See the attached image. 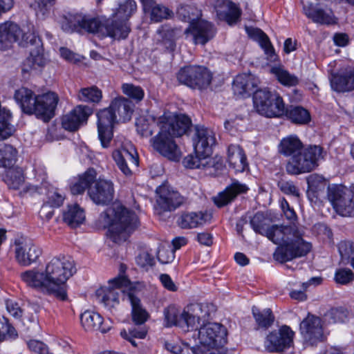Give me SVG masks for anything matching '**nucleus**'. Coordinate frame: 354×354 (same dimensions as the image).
I'll return each mask as SVG.
<instances>
[{"label":"nucleus","mask_w":354,"mask_h":354,"mask_svg":"<svg viewBox=\"0 0 354 354\" xmlns=\"http://www.w3.org/2000/svg\"><path fill=\"white\" fill-rule=\"evenodd\" d=\"M74 261L70 257H54L46 263L44 271L37 268L20 274L21 281L30 288L57 299H67L68 279L75 273Z\"/></svg>","instance_id":"f257e3e1"},{"label":"nucleus","mask_w":354,"mask_h":354,"mask_svg":"<svg viewBox=\"0 0 354 354\" xmlns=\"http://www.w3.org/2000/svg\"><path fill=\"white\" fill-rule=\"evenodd\" d=\"M192 140L194 153L183 158V165L211 176L220 174L224 168L223 159L220 156H212V147L216 143L215 134H194Z\"/></svg>","instance_id":"f03ea898"},{"label":"nucleus","mask_w":354,"mask_h":354,"mask_svg":"<svg viewBox=\"0 0 354 354\" xmlns=\"http://www.w3.org/2000/svg\"><path fill=\"white\" fill-rule=\"evenodd\" d=\"M97 223L100 227L108 228L107 236L118 244L126 241L139 225L136 214L118 203L102 212Z\"/></svg>","instance_id":"7ed1b4c3"},{"label":"nucleus","mask_w":354,"mask_h":354,"mask_svg":"<svg viewBox=\"0 0 354 354\" xmlns=\"http://www.w3.org/2000/svg\"><path fill=\"white\" fill-rule=\"evenodd\" d=\"M277 238L273 242L279 244L273 258L281 263L306 256L312 249V244L304 240V231L295 225H284L275 232Z\"/></svg>","instance_id":"20e7f679"},{"label":"nucleus","mask_w":354,"mask_h":354,"mask_svg":"<svg viewBox=\"0 0 354 354\" xmlns=\"http://www.w3.org/2000/svg\"><path fill=\"white\" fill-rule=\"evenodd\" d=\"M96 171L93 168L88 169L84 174L71 185L73 194H80L89 187L88 193L91 199L97 205H106L111 202L113 198V184L110 180L99 178L94 187L90 185L96 179Z\"/></svg>","instance_id":"39448f33"},{"label":"nucleus","mask_w":354,"mask_h":354,"mask_svg":"<svg viewBox=\"0 0 354 354\" xmlns=\"http://www.w3.org/2000/svg\"><path fill=\"white\" fill-rule=\"evenodd\" d=\"M209 316L207 306L200 304L189 305L182 310L175 305H170L164 310L165 326H176L185 331L197 328L200 321L204 322Z\"/></svg>","instance_id":"423d86ee"},{"label":"nucleus","mask_w":354,"mask_h":354,"mask_svg":"<svg viewBox=\"0 0 354 354\" xmlns=\"http://www.w3.org/2000/svg\"><path fill=\"white\" fill-rule=\"evenodd\" d=\"M326 152L319 145H309L294 154L286 165V171L292 175L308 173L318 167Z\"/></svg>","instance_id":"0eeeda50"},{"label":"nucleus","mask_w":354,"mask_h":354,"mask_svg":"<svg viewBox=\"0 0 354 354\" xmlns=\"http://www.w3.org/2000/svg\"><path fill=\"white\" fill-rule=\"evenodd\" d=\"M134 289L130 280L123 274L109 281L108 286L101 287L95 292L97 299L109 310L119 304L120 297L127 301V294Z\"/></svg>","instance_id":"6e6552de"},{"label":"nucleus","mask_w":354,"mask_h":354,"mask_svg":"<svg viewBox=\"0 0 354 354\" xmlns=\"http://www.w3.org/2000/svg\"><path fill=\"white\" fill-rule=\"evenodd\" d=\"M254 106L257 111L266 117H280L285 113V104L276 92L268 90L256 91L253 96Z\"/></svg>","instance_id":"1a4fd4ad"},{"label":"nucleus","mask_w":354,"mask_h":354,"mask_svg":"<svg viewBox=\"0 0 354 354\" xmlns=\"http://www.w3.org/2000/svg\"><path fill=\"white\" fill-rule=\"evenodd\" d=\"M328 198L335 212L342 216L354 215V187L331 185L328 187Z\"/></svg>","instance_id":"9d476101"},{"label":"nucleus","mask_w":354,"mask_h":354,"mask_svg":"<svg viewBox=\"0 0 354 354\" xmlns=\"http://www.w3.org/2000/svg\"><path fill=\"white\" fill-rule=\"evenodd\" d=\"M209 314L210 315L209 313ZM209 318L201 322L204 323ZM227 335L226 328L221 324L213 322L203 324L197 332L198 343L207 350L222 348L227 343Z\"/></svg>","instance_id":"9b49d317"},{"label":"nucleus","mask_w":354,"mask_h":354,"mask_svg":"<svg viewBox=\"0 0 354 354\" xmlns=\"http://www.w3.org/2000/svg\"><path fill=\"white\" fill-rule=\"evenodd\" d=\"M24 39L26 46L29 48L30 55L23 63L22 71H41L47 63L41 39L35 32L26 33Z\"/></svg>","instance_id":"f8f14e48"},{"label":"nucleus","mask_w":354,"mask_h":354,"mask_svg":"<svg viewBox=\"0 0 354 354\" xmlns=\"http://www.w3.org/2000/svg\"><path fill=\"white\" fill-rule=\"evenodd\" d=\"M178 81L192 88L205 89L211 84L212 73L205 66L189 65L181 68L176 74Z\"/></svg>","instance_id":"ddd939ff"},{"label":"nucleus","mask_w":354,"mask_h":354,"mask_svg":"<svg viewBox=\"0 0 354 354\" xmlns=\"http://www.w3.org/2000/svg\"><path fill=\"white\" fill-rule=\"evenodd\" d=\"M106 26V20L102 22L98 19L87 17L81 15H69L62 22V28L64 31L73 32L83 29L101 37H104L102 32Z\"/></svg>","instance_id":"4468645a"},{"label":"nucleus","mask_w":354,"mask_h":354,"mask_svg":"<svg viewBox=\"0 0 354 354\" xmlns=\"http://www.w3.org/2000/svg\"><path fill=\"white\" fill-rule=\"evenodd\" d=\"M42 250L32 240L20 237L15 241V259L22 266H29L36 263Z\"/></svg>","instance_id":"2eb2a0df"},{"label":"nucleus","mask_w":354,"mask_h":354,"mask_svg":"<svg viewBox=\"0 0 354 354\" xmlns=\"http://www.w3.org/2000/svg\"><path fill=\"white\" fill-rule=\"evenodd\" d=\"M294 331L283 325L278 330L270 332L265 340L266 349L271 353H280L290 348L293 344Z\"/></svg>","instance_id":"dca6fc26"},{"label":"nucleus","mask_w":354,"mask_h":354,"mask_svg":"<svg viewBox=\"0 0 354 354\" xmlns=\"http://www.w3.org/2000/svg\"><path fill=\"white\" fill-rule=\"evenodd\" d=\"M159 133H187L192 131L191 119L184 114L174 115L165 112L158 118Z\"/></svg>","instance_id":"f3484780"},{"label":"nucleus","mask_w":354,"mask_h":354,"mask_svg":"<svg viewBox=\"0 0 354 354\" xmlns=\"http://www.w3.org/2000/svg\"><path fill=\"white\" fill-rule=\"evenodd\" d=\"M183 134H157L152 139L153 149L169 160L178 162L181 158V151L176 142L174 136L179 138Z\"/></svg>","instance_id":"a211bd4d"},{"label":"nucleus","mask_w":354,"mask_h":354,"mask_svg":"<svg viewBox=\"0 0 354 354\" xmlns=\"http://www.w3.org/2000/svg\"><path fill=\"white\" fill-rule=\"evenodd\" d=\"M93 110L86 105H77L62 118V126L68 131H76L86 123Z\"/></svg>","instance_id":"6ab92c4d"},{"label":"nucleus","mask_w":354,"mask_h":354,"mask_svg":"<svg viewBox=\"0 0 354 354\" xmlns=\"http://www.w3.org/2000/svg\"><path fill=\"white\" fill-rule=\"evenodd\" d=\"M34 182L27 183L23 187V192L30 196L44 194L48 188V174L44 165L35 162L32 169Z\"/></svg>","instance_id":"aec40b11"},{"label":"nucleus","mask_w":354,"mask_h":354,"mask_svg":"<svg viewBox=\"0 0 354 354\" xmlns=\"http://www.w3.org/2000/svg\"><path fill=\"white\" fill-rule=\"evenodd\" d=\"M187 37L191 36L195 44L205 45L214 35L213 25L204 20L193 21L185 31Z\"/></svg>","instance_id":"412c9836"},{"label":"nucleus","mask_w":354,"mask_h":354,"mask_svg":"<svg viewBox=\"0 0 354 354\" xmlns=\"http://www.w3.org/2000/svg\"><path fill=\"white\" fill-rule=\"evenodd\" d=\"M58 101L57 95L53 92L38 95L35 101V110L33 113L44 122H48L55 115V110Z\"/></svg>","instance_id":"4be33fe9"},{"label":"nucleus","mask_w":354,"mask_h":354,"mask_svg":"<svg viewBox=\"0 0 354 354\" xmlns=\"http://www.w3.org/2000/svg\"><path fill=\"white\" fill-rule=\"evenodd\" d=\"M156 203L162 211H171L178 207L183 203L180 194L167 184H162L156 190Z\"/></svg>","instance_id":"5701e85b"},{"label":"nucleus","mask_w":354,"mask_h":354,"mask_svg":"<svg viewBox=\"0 0 354 354\" xmlns=\"http://www.w3.org/2000/svg\"><path fill=\"white\" fill-rule=\"evenodd\" d=\"M112 156L118 169L126 176H130L132 174L131 170L127 165V160L136 167L139 165L138 154L135 147L131 144L123 146L120 150L114 151Z\"/></svg>","instance_id":"b1692460"},{"label":"nucleus","mask_w":354,"mask_h":354,"mask_svg":"<svg viewBox=\"0 0 354 354\" xmlns=\"http://www.w3.org/2000/svg\"><path fill=\"white\" fill-rule=\"evenodd\" d=\"M331 88L337 93L354 90V71L350 68H342L331 71L329 76Z\"/></svg>","instance_id":"393cba45"},{"label":"nucleus","mask_w":354,"mask_h":354,"mask_svg":"<svg viewBox=\"0 0 354 354\" xmlns=\"http://www.w3.org/2000/svg\"><path fill=\"white\" fill-rule=\"evenodd\" d=\"M80 322L82 327L87 331L98 330L106 333L112 327L110 319L104 320L97 313L93 310H85L80 315Z\"/></svg>","instance_id":"a878e982"},{"label":"nucleus","mask_w":354,"mask_h":354,"mask_svg":"<svg viewBox=\"0 0 354 354\" xmlns=\"http://www.w3.org/2000/svg\"><path fill=\"white\" fill-rule=\"evenodd\" d=\"M250 225L256 233L266 236L272 242L277 238V230H281L284 226L274 225L270 227L269 219L263 212H257L251 218Z\"/></svg>","instance_id":"bb28decb"},{"label":"nucleus","mask_w":354,"mask_h":354,"mask_svg":"<svg viewBox=\"0 0 354 354\" xmlns=\"http://www.w3.org/2000/svg\"><path fill=\"white\" fill-rule=\"evenodd\" d=\"M19 26L12 21H6L0 24V50H5L15 41H17L20 37L25 42L24 36Z\"/></svg>","instance_id":"cd10ccee"},{"label":"nucleus","mask_w":354,"mask_h":354,"mask_svg":"<svg viewBox=\"0 0 354 354\" xmlns=\"http://www.w3.org/2000/svg\"><path fill=\"white\" fill-rule=\"evenodd\" d=\"M300 330L307 341L313 343L320 339L323 335L321 319L313 315H308L300 324Z\"/></svg>","instance_id":"c85d7f7f"},{"label":"nucleus","mask_w":354,"mask_h":354,"mask_svg":"<svg viewBox=\"0 0 354 354\" xmlns=\"http://www.w3.org/2000/svg\"><path fill=\"white\" fill-rule=\"evenodd\" d=\"M227 160L230 167L236 173H243L249 167L245 151L238 145L228 146Z\"/></svg>","instance_id":"c756f323"},{"label":"nucleus","mask_w":354,"mask_h":354,"mask_svg":"<svg viewBox=\"0 0 354 354\" xmlns=\"http://www.w3.org/2000/svg\"><path fill=\"white\" fill-rule=\"evenodd\" d=\"M211 219V215L207 212H191L183 213L178 218V225L183 229L199 227Z\"/></svg>","instance_id":"7c9ffc66"},{"label":"nucleus","mask_w":354,"mask_h":354,"mask_svg":"<svg viewBox=\"0 0 354 354\" xmlns=\"http://www.w3.org/2000/svg\"><path fill=\"white\" fill-rule=\"evenodd\" d=\"M127 295V301L131 306V315L133 322L136 325L143 324L148 319L149 314L143 308L140 299L137 296V290L130 289Z\"/></svg>","instance_id":"2f4dec72"},{"label":"nucleus","mask_w":354,"mask_h":354,"mask_svg":"<svg viewBox=\"0 0 354 354\" xmlns=\"http://www.w3.org/2000/svg\"><path fill=\"white\" fill-rule=\"evenodd\" d=\"M102 34L105 37H110L114 39H120L127 37L130 27L127 21L114 18L107 19L106 28H104Z\"/></svg>","instance_id":"473e14b6"},{"label":"nucleus","mask_w":354,"mask_h":354,"mask_svg":"<svg viewBox=\"0 0 354 354\" xmlns=\"http://www.w3.org/2000/svg\"><path fill=\"white\" fill-rule=\"evenodd\" d=\"M248 190V187L245 184L234 181L214 198V203L218 207H223L231 202L238 194L245 193Z\"/></svg>","instance_id":"72a5a7b5"},{"label":"nucleus","mask_w":354,"mask_h":354,"mask_svg":"<svg viewBox=\"0 0 354 354\" xmlns=\"http://www.w3.org/2000/svg\"><path fill=\"white\" fill-rule=\"evenodd\" d=\"M246 32L253 39L257 41L260 46L264 50L267 55V59L270 62H274L277 55L275 54L274 49L268 37L259 28L247 27Z\"/></svg>","instance_id":"f704fd0d"},{"label":"nucleus","mask_w":354,"mask_h":354,"mask_svg":"<svg viewBox=\"0 0 354 354\" xmlns=\"http://www.w3.org/2000/svg\"><path fill=\"white\" fill-rule=\"evenodd\" d=\"M37 97L32 91L26 87L17 90L14 95L15 101L20 106L22 111L28 114H33Z\"/></svg>","instance_id":"c9c22d12"},{"label":"nucleus","mask_w":354,"mask_h":354,"mask_svg":"<svg viewBox=\"0 0 354 354\" xmlns=\"http://www.w3.org/2000/svg\"><path fill=\"white\" fill-rule=\"evenodd\" d=\"M109 109L113 111L115 115L119 116L120 120L127 122L131 120L133 112V104L131 101L124 97H119L115 98L110 104Z\"/></svg>","instance_id":"e433bc0d"},{"label":"nucleus","mask_w":354,"mask_h":354,"mask_svg":"<svg viewBox=\"0 0 354 354\" xmlns=\"http://www.w3.org/2000/svg\"><path fill=\"white\" fill-rule=\"evenodd\" d=\"M97 133H112L118 124L116 115L109 107L96 113Z\"/></svg>","instance_id":"4c0bfd02"},{"label":"nucleus","mask_w":354,"mask_h":354,"mask_svg":"<svg viewBox=\"0 0 354 354\" xmlns=\"http://www.w3.org/2000/svg\"><path fill=\"white\" fill-rule=\"evenodd\" d=\"M86 218L85 212L79 205H68L63 212V220L70 227L75 228L82 225Z\"/></svg>","instance_id":"58836bf2"},{"label":"nucleus","mask_w":354,"mask_h":354,"mask_svg":"<svg viewBox=\"0 0 354 354\" xmlns=\"http://www.w3.org/2000/svg\"><path fill=\"white\" fill-rule=\"evenodd\" d=\"M256 84L252 76L247 74L237 75L233 82V91L235 95L246 97L253 92Z\"/></svg>","instance_id":"ea45409f"},{"label":"nucleus","mask_w":354,"mask_h":354,"mask_svg":"<svg viewBox=\"0 0 354 354\" xmlns=\"http://www.w3.org/2000/svg\"><path fill=\"white\" fill-rule=\"evenodd\" d=\"M145 13H149L151 19L155 22H159L164 19H167L169 10L165 6L156 3L154 0H140Z\"/></svg>","instance_id":"a19ab883"},{"label":"nucleus","mask_w":354,"mask_h":354,"mask_svg":"<svg viewBox=\"0 0 354 354\" xmlns=\"http://www.w3.org/2000/svg\"><path fill=\"white\" fill-rule=\"evenodd\" d=\"M303 148L301 140L295 136L283 138L279 145V151L285 156H292Z\"/></svg>","instance_id":"79ce46f5"},{"label":"nucleus","mask_w":354,"mask_h":354,"mask_svg":"<svg viewBox=\"0 0 354 354\" xmlns=\"http://www.w3.org/2000/svg\"><path fill=\"white\" fill-rule=\"evenodd\" d=\"M270 73L284 86H295L299 84V78L289 73L282 65L271 67Z\"/></svg>","instance_id":"37998d69"},{"label":"nucleus","mask_w":354,"mask_h":354,"mask_svg":"<svg viewBox=\"0 0 354 354\" xmlns=\"http://www.w3.org/2000/svg\"><path fill=\"white\" fill-rule=\"evenodd\" d=\"M78 101L86 103H99L102 98V92L96 86L80 89L76 95Z\"/></svg>","instance_id":"c03bdc74"},{"label":"nucleus","mask_w":354,"mask_h":354,"mask_svg":"<svg viewBox=\"0 0 354 354\" xmlns=\"http://www.w3.org/2000/svg\"><path fill=\"white\" fill-rule=\"evenodd\" d=\"M17 150L10 145H0V167H12L17 160Z\"/></svg>","instance_id":"a18cd8bd"},{"label":"nucleus","mask_w":354,"mask_h":354,"mask_svg":"<svg viewBox=\"0 0 354 354\" xmlns=\"http://www.w3.org/2000/svg\"><path fill=\"white\" fill-rule=\"evenodd\" d=\"M294 123L304 124L310 120L309 112L301 106H290L285 113Z\"/></svg>","instance_id":"49530a36"},{"label":"nucleus","mask_w":354,"mask_h":354,"mask_svg":"<svg viewBox=\"0 0 354 354\" xmlns=\"http://www.w3.org/2000/svg\"><path fill=\"white\" fill-rule=\"evenodd\" d=\"M3 180L10 189H18L24 182L23 171L20 168L8 170Z\"/></svg>","instance_id":"de8ad7c7"},{"label":"nucleus","mask_w":354,"mask_h":354,"mask_svg":"<svg viewBox=\"0 0 354 354\" xmlns=\"http://www.w3.org/2000/svg\"><path fill=\"white\" fill-rule=\"evenodd\" d=\"M252 314L257 324L261 328H267L270 327L274 320V317L270 308H266L261 311L257 307H253Z\"/></svg>","instance_id":"09e8293b"},{"label":"nucleus","mask_w":354,"mask_h":354,"mask_svg":"<svg viewBox=\"0 0 354 354\" xmlns=\"http://www.w3.org/2000/svg\"><path fill=\"white\" fill-rule=\"evenodd\" d=\"M223 6L227 10L225 15V20L227 24L232 25L239 21L242 10L239 5L231 0H224L223 1Z\"/></svg>","instance_id":"8fccbe9b"},{"label":"nucleus","mask_w":354,"mask_h":354,"mask_svg":"<svg viewBox=\"0 0 354 354\" xmlns=\"http://www.w3.org/2000/svg\"><path fill=\"white\" fill-rule=\"evenodd\" d=\"M136 9L137 6L134 0H126L123 3L120 4L113 15V18L127 22L128 19L136 12Z\"/></svg>","instance_id":"3c124183"},{"label":"nucleus","mask_w":354,"mask_h":354,"mask_svg":"<svg viewBox=\"0 0 354 354\" xmlns=\"http://www.w3.org/2000/svg\"><path fill=\"white\" fill-rule=\"evenodd\" d=\"M306 15L314 22L321 24H333L335 19L331 12H326L322 9H315L312 11H306Z\"/></svg>","instance_id":"603ef678"},{"label":"nucleus","mask_w":354,"mask_h":354,"mask_svg":"<svg viewBox=\"0 0 354 354\" xmlns=\"http://www.w3.org/2000/svg\"><path fill=\"white\" fill-rule=\"evenodd\" d=\"M64 196L57 189L48 190L47 194V201L45 204L43 205L41 214H44V212L48 208L50 207H60L64 201ZM42 216V214H41Z\"/></svg>","instance_id":"864d4df0"},{"label":"nucleus","mask_w":354,"mask_h":354,"mask_svg":"<svg viewBox=\"0 0 354 354\" xmlns=\"http://www.w3.org/2000/svg\"><path fill=\"white\" fill-rule=\"evenodd\" d=\"M348 311L342 306L332 308L325 314V319L329 323H343L348 319Z\"/></svg>","instance_id":"5fc2aeb1"},{"label":"nucleus","mask_w":354,"mask_h":354,"mask_svg":"<svg viewBox=\"0 0 354 354\" xmlns=\"http://www.w3.org/2000/svg\"><path fill=\"white\" fill-rule=\"evenodd\" d=\"M18 336L15 328L9 323L7 318L0 317V342L15 339Z\"/></svg>","instance_id":"6e6d98bb"},{"label":"nucleus","mask_w":354,"mask_h":354,"mask_svg":"<svg viewBox=\"0 0 354 354\" xmlns=\"http://www.w3.org/2000/svg\"><path fill=\"white\" fill-rule=\"evenodd\" d=\"M306 180L308 192H311L313 194L324 190L326 185L325 178L317 174H310L307 177Z\"/></svg>","instance_id":"4d7b16f0"},{"label":"nucleus","mask_w":354,"mask_h":354,"mask_svg":"<svg viewBox=\"0 0 354 354\" xmlns=\"http://www.w3.org/2000/svg\"><path fill=\"white\" fill-rule=\"evenodd\" d=\"M122 90L124 95L135 101L140 102L145 96L144 90L139 86L125 83L122 85Z\"/></svg>","instance_id":"13d9d810"},{"label":"nucleus","mask_w":354,"mask_h":354,"mask_svg":"<svg viewBox=\"0 0 354 354\" xmlns=\"http://www.w3.org/2000/svg\"><path fill=\"white\" fill-rule=\"evenodd\" d=\"M334 280L337 284L347 285L354 280V273L348 268H338L335 270Z\"/></svg>","instance_id":"bf43d9fd"},{"label":"nucleus","mask_w":354,"mask_h":354,"mask_svg":"<svg viewBox=\"0 0 354 354\" xmlns=\"http://www.w3.org/2000/svg\"><path fill=\"white\" fill-rule=\"evenodd\" d=\"M120 335L124 339L130 342L133 346H136L137 344L134 338L144 339L146 337L147 331L145 328L134 326L129 328L128 331L125 330H122Z\"/></svg>","instance_id":"052dcab7"},{"label":"nucleus","mask_w":354,"mask_h":354,"mask_svg":"<svg viewBox=\"0 0 354 354\" xmlns=\"http://www.w3.org/2000/svg\"><path fill=\"white\" fill-rule=\"evenodd\" d=\"M322 278L320 277H312L309 279L308 281L304 282L302 283V290H294L290 292V296L292 299L299 300V301H304L306 299V295L305 293V290L307 288L311 285H318L321 283Z\"/></svg>","instance_id":"680f3d73"},{"label":"nucleus","mask_w":354,"mask_h":354,"mask_svg":"<svg viewBox=\"0 0 354 354\" xmlns=\"http://www.w3.org/2000/svg\"><path fill=\"white\" fill-rule=\"evenodd\" d=\"M136 263L140 268L148 270L155 264L153 256L147 251H142L136 258Z\"/></svg>","instance_id":"e2e57ef3"},{"label":"nucleus","mask_w":354,"mask_h":354,"mask_svg":"<svg viewBox=\"0 0 354 354\" xmlns=\"http://www.w3.org/2000/svg\"><path fill=\"white\" fill-rule=\"evenodd\" d=\"M165 348L167 351L174 354H189L192 350L194 353V350L197 348H192L187 343H176V342H166Z\"/></svg>","instance_id":"0e129e2a"},{"label":"nucleus","mask_w":354,"mask_h":354,"mask_svg":"<svg viewBox=\"0 0 354 354\" xmlns=\"http://www.w3.org/2000/svg\"><path fill=\"white\" fill-rule=\"evenodd\" d=\"M338 250L343 259H348L354 255V243L342 241L338 244Z\"/></svg>","instance_id":"69168bd1"},{"label":"nucleus","mask_w":354,"mask_h":354,"mask_svg":"<svg viewBox=\"0 0 354 354\" xmlns=\"http://www.w3.org/2000/svg\"><path fill=\"white\" fill-rule=\"evenodd\" d=\"M159 262L162 264H167L172 262L175 258V252L173 249L162 247L159 248L157 254Z\"/></svg>","instance_id":"338daca9"},{"label":"nucleus","mask_w":354,"mask_h":354,"mask_svg":"<svg viewBox=\"0 0 354 354\" xmlns=\"http://www.w3.org/2000/svg\"><path fill=\"white\" fill-rule=\"evenodd\" d=\"M28 348L37 354H53L48 347L42 342L31 339L28 342Z\"/></svg>","instance_id":"774afa93"}]
</instances>
